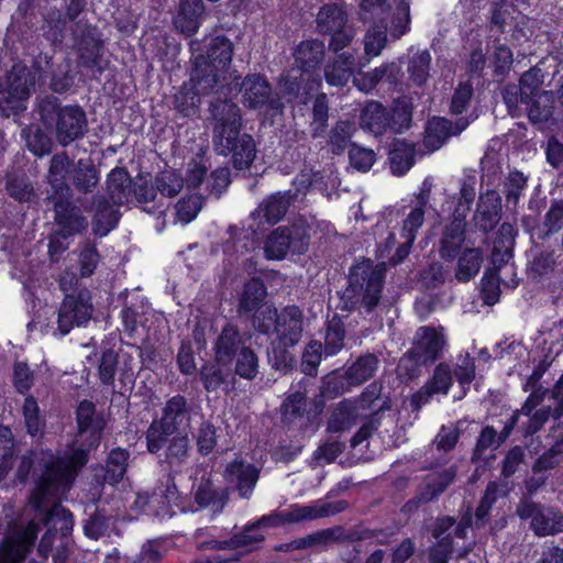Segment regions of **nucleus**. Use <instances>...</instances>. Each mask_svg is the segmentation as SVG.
Masks as SVG:
<instances>
[{
	"instance_id": "79ce46f5",
	"label": "nucleus",
	"mask_w": 563,
	"mask_h": 563,
	"mask_svg": "<svg viewBox=\"0 0 563 563\" xmlns=\"http://www.w3.org/2000/svg\"><path fill=\"white\" fill-rule=\"evenodd\" d=\"M387 119L389 121L388 131L401 134L411 126L412 106L402 100L396 99L390 108H387Z\"/></svg>"
},
{
	"instance_id": "dca6fc26",
	"label": "nucleus",
	"mask_w": 563,
	"mask_h": 563,
	"mask_svg": "<svg viewBox=\"0 0 563 563\" xmlns=\"http://www.w3.org/2000/svg\"><path fill=\"white\" fill-rule=\"evenodd\" d=\"M552 394L553 388L545 389L542 386H539L538 389H533L532 393H530L529 397L522 405V415L530 416L541 402L547 401V405L534 411L531 416L527 427L528 433L533 434L538 432L550 418L558 420L563 416H555L553 412H547L548 410L550 411L552 408H555L556 405V401L552 398Z\"/></svg>"
},
{
	"instance_id": "c03bdc74",
	"label": "nucleus",
	"mask_w": 563,
	"mask_h": 563,
	"mask_svg": "<svg viewBox=\"0 0 563 563\" xmlns=\"http://www.w3.org/2000/svg\"><path fill=\"white\" fill-rule=\"evenodd\" d=\"M247 338H244L236 325L227 323L216 342L213 352H254L245 346Z\"/></svg>"
},
{
	"instance_id": "39448f33",
	"label": "nucleus",
	"mask_w": 563,
	"mask_h": 563,
	"mask_svg": "<svg viewBox=\"0 0 563 563\" xmlns=\"http://www.w3.org/2000/svg\"><path fill=\"white\" fill-rule=\"evenodd\" d=\"M268 313V317L254 320V325L263 334H268L273 327L276 335L273 341L275 345L273 352H277V350L288 352V349L294 347L302 336V312L300 308L291 305L284 307L280 312L274 309L269 310Z\"/></svg>"
},
{
	"instance_id": "f257e3e1",
	"label": "nucleus",
	"mask_w": 563,
	"mask_h": 563,
	"mask_svg": "<svg viewBox=\"0 0 563 563\" xmlns=\"http://www.w3.org/2000/svg\"><path fill=\"white\" fill-rule=\"evenodd\" d=\"M78 437L86 448L74 449L69 455L56 457L51 455L44 462V471L36 481L32 501L36 509L55 500L70 488L79 470L88 462V452L100 444L104 428L102 418L96 415V407L89 400H82L76 411Z\"/></svg>"
},
{
	"instance_id": "a19ab883",
	"label": "nucleus",
	"mask_w": 563,
	"mask_h": 563,
	"mask_svg": "<svg viewBox=\"0 0 563 563\" xmlns=\"http://www.w3.org/2000/svg\"><path fill=\"white\" fill-rule=\"evenodd\" d=\"M43 525L53 529L58 538L69 537L74 527V518L70 511L62 507L59 503L54 501L43 518Z\"/></svg>"
},
{
	"instance_id": "052dcab7",
	"label": "nucleus",
	"mask_w": 563,
	"mask_h": 563,
	"mask_svg": "<svg viewBox=\"0 0 563 563\" xmlns=\"http://www.w3.org/2000/svg\"><path fill=\"white\" fill-rule=\"evenodd\" d=\"M66 18L60 11H52L47 14L43 24V36L53 45L60 44L65 37Z\"/></svg>"
},
{
	"instance_id": "49530a36",
	"label": "nucleus",
	"mask_w": 563,
	"mask_h": 563,
	"mask_svg": "<svg viewBox=\"0 0 563 563\" xmlns=\"http://www.w3.org/2000/svg\"><path fill=\"white\" fill-rule=\"evenodd\" d=\"M5 190L9 197L20 203H30L37 198L32 183L25 175H9L5 180Z\"/></svg>"
},
{
	"instance_id": "6e6552de",
	"label": "nucleus",
	"mask_w": 563,
	"mask_h": 563,
	"mask_svg": "<svg viewBox=\"0 0 563 563\" xmlns=\"http://www.w3.org/2000/svg\"><path fill=\"white\" fill-rule=\"evenodd\" d=\"M120 317L124 336L131 340L125 342L128 345L136 347L139 352H157V344L164 339L165 325L162 319L145 317L144 321L137 324V312L131 307L123 308Z\"/></svg>"
},
{
	"instance_id": "aec40b11",
	"label": "nucleus",
	"mask_w": 563,
	"mask_h": 563,
	"mask_svg": "<svg viewBox=\"0 0 563 563\" xmlns=\"http://www.w3.org/2000/svg\"><path fill=\"white\" fill-rule=\"evenodd\" d=\"M92 203L95 207L91 220L92 233L101 239L118 228L121 212L104 195H93Z\"/></svg>"
},
{
	"instance_id": "9d476101",
	"label": "nucleus",
	"mask_w": 563,
	"mask_h": 563,
	"mask_svg": "<svg viewBox=\"0 0 563 563\" xmlns=\"http://www.w3.org/2000/svg\"><path fill=\"white\" fill-rule=\"evenodd\" d=\"M317 31L322 35L330 36L329 48L334 53L347 47L353 37L354 31L347 25L346 11L336 3H327L318 12Z\"/></svg>"
},
{
	"instance_id": "393cba45",
	"label": "nucleus",
	"mask_w": 563,
	"mask_h": 563,
	"mask_svg": "<svg viewBox=\"0 0 563 563\" xmlns=\"http://www.w3.org/2000/svg\"><path fill=\"white\" fill-rule=\"evenodd\" d=\"M452 385V376L449 366L440 364L435 367L431 379L412 396L411 405L420 409L435 394H446Z\"/></svg>"
},
{
	"instance_id": "b1692460",
	"label": "nucleus",
	"mask_w": 563,
	"mask_h": 563,
	"mask_svg": "<svg viewBox=\"0 0 563 563\" xmlns=\"http://www.w3.org/2000/svg\"><path fill=\"white\" fill-rule=\"evenodd\" d=\"M358 124L363 131L382 136L388 132L387 107L380 101L367 100L361 109Z\"/></svg>"
},
{
	"instance_id": "2f4dec72",
	"label": "nucleus",
	"mask_w": 563,
	"mask_h": 563,
	"mask_svg": "<svg viewBox=\"0 0 563 563\" xmlns=\"http://www.w3.org/2000/svg\"><path fill=\"white\" fill-rule=\"evenodd\" d=\"M290 198L289 191L276 192L267 197L256 210L260 222L269 225L278 223L289 209Z\"/></svg>"
},
{
	"instance_id": "3c124183",
	"label": "nucleus",
	"mask_w": 563,
	"mask_h": 563,
	"mask_svg": "<svg viewBox=\"0 0 563 563\" xmlns=\"http://www.w3.org/2000/svg\"><path fill=\"white\" fill-rule=\"evenodd\" d=\"M349 504L345 500L338 501H317L312 505L300 506L302 521H311L320 518L335 516L347 509Z\"/></svg>"
},
{
	"instance_id": "f8f14e48",
	"label": "nucleus",
	"mask_w": 563,
	"mask_h": 563,
	"mask_svg": "<svg viewBox=\"0 0 563 563\" xmlns=\"http://www.w3.org/2000/svg\"><path fill=\"white\" fill-rule=\"evenodd\" d=\"M521 520H530V529L537 537L555 536L563 532V514L553 507L522 498L516 507Z\"/></svg>"
},
{
	"instance_id": "0eeeda50",
	"label": "nucleus",
	"mask_w": 563,
	"mask_h": 563,
	"mask_svg": "<svg viewBox=\"0 0 563 563\" xmlns=\"http://www.w3.org/2000/svg\"><path fill=\"white\" fill-rule=\"evenodd\" d=\"M53 211V230L60 238L75 239L84 235L89 228L85 209L77 203L73 194L49 197Z\"/></svg>"
},
{
	"instance_id": "f03ea898",
	"label": "nucleus",
	"mask_w": 563,
	"mask_h": 563,
	"mask_svg": "<svg viewBox=\"0 0 563 563\" xmlns=\"http://www.w3.org/2000/svg\"><path fill=\"white\" fill-rule=\"evenodd\" d=\"M213 145L219 155L230 157L232 167L242 172L249 169L256 157L253 136L242 132L240 108L230 101L213 106Z\"/></svg>"
},
{
	"instance_id": "de8ad7c7",
	"label": "nucleus",
	"mask_w": 563,
	"mask_h": 563,
	"mask_svg": "<svg viewBox=\"0 0 563 563\" xmlns=\"http://www.w3.org/2000/svg\"><path fill=\"white\" fill-rule=\"evenodd\" d=\"M377 363L375 354L361 355L345 373L349 384L361 385L369 379L377 368Z\"/></svg>"
},
{
	"instance_id": "4468645a",
	"label": "nucleus",
	"mask_w": 563,
	"mask_h": 563,
	"mask_svg": "<svg viewBox=\"0 0 563 563\" xmlns=\"http://www.w3.org/2000/svg\"><path fill=\"white\" fill-rule=\"evenodd\" d=\"M38 531L40 523L34 520L11 530L0 544V563H21L32 549Z\"/></svg>"
},
{
	"instance_id": "4d7b16f0",
	"label": "nucleus",
	"mask_w": 563,
	"mask_h": 563,
	"mask_svg": "<svg viewBox=\"0 0 563 563\" xmlns=\"http://www.w3.org/2000/svg\"><path fill=\"white\" fill-rule=\"evenodd\" d=\"M100 260L101 255L95 242L86 241L85 243H82L78 254L80 277H91L95 274Z\"/></svg>"
},
{
	"instance_id": "0e129e2a",
	"label": "nucleus",
	"mask_w": 563,
	"mask_h": 563,
	"mask_svg": "<svg viewBox=\"0 0 563 563\" xmlns=\"http://www.w3.org/2000/svg\"><path fill=\"white\" fill-rule=\"evenodd\" d=\"M22 411L27 433L32 437L42 434L45 423L40 418V408L33 396L25 398Z\"/></svg>"
},
{
	"instance_id": "c756f323",
	"label": "nucleus",
	"mask_w": 563,
	"mask_h": 563,
	"mask_svg": "<svg viewBox=\"0 0 563 563\" xmlns=\"http://www.w3.org/2000/svg\"><path fill=\"white\" fill-rule=\"evenodd\" d=\"M229 500L228 492L213 484L210 476L202 477L195 490V501L200 508H211L213 512H220Z\"/></svg>"
},
{
	"instance_id": "69168bd1",
	"label": "nucleus",
	"mask_w": 563,
	"mask_h": 563,
	"mask_svg": "<svg viewBox=\"0 0 563 563\" xmlns=\"http://www.w3.org/2000/svg\"><path fill=\"white\" fill-rule=\"evenodd\" d=\"M111 519L106 510L97 508L84 525L85 534L90 539H99L109 530Z\"/></svg>"
},
{
	"instance_id": "e2e57ef3",
	"label": "nucleus",
	"mask_w": 563,
	"mask_h": 563,
	"mask_svg": "<svg viewBox=\"0 0 563 563\" xmlns=\"http://www.w3.org/2000/svg\"><path fill=\"white\" fill-rule=\"evenodd\" d=\"M64 107L58 98L46 96L38 103V115L46 129H53L59 120Z\"/></svg>"
},
{
	"instance_id": "c85d7f7f",
	"label": "nucleus",
	"mask_w": 563,
	"mask_h": 563,
	"mask_svg": "<svg viewBox=\"0 0 563 563\" xmlns=\"http://www.w3.org/2000/svg\"><path fill=\"white\" fill-rule=\"evenodd\" d=\"M283 422L288 427L303 429L307 427L309 417L307 416L306 396L301 391H295L287 396L282 407Z\"/></svg>"
},
{
	"instance_id": "6e6d98bb",
	"label": "nucleus",
	"mask_w": 563,
	"mask_h": 563,
	"mask_svg": "<svg viewBox=\"0 0 563 563\" xmlns=\"http://www.w3.org/2000/svg\"><path fill=\"white\" fill-rule=\"evenodd\" d=\"M287 235H289V246L292 254H305L310 245V227L305 222H296L291 225L284 227Z\"/></svg>"
},
{
	"instance_id": "cd10ccee",
	"label": "nucleus",
	"mask_w": 563,
	"mask_h": 563,
	"mask_svg": "<svg viewBox=\"0 0 563 563\" xmlns=\"http://www.w3.org/2000/svg\"><path fill=\"white\" fill-rule=\"evenodd\" d=\"M133 179L124 167H115L107 178V189L110 201L122 206L132 200Z\"/></svg>"
},
{
	"instance_id": "f3484780",
	"label": "nucleus",
	"mask_w": 563,
	"mask_h": 563,
	"mask_svg": "<svg viewBox=\"0 0 563 563\" xmlns=\"http://www.w3.org/2000/svg\"><path fill=\"white\" fill-rule=\"evenodd\" d=\"M261 470L243 460H233L227 464L224 478L243 499H250L258 482Z\"/></svg>"
},
{
	"instance_id": "c9c22d12",
	"label": "nucleus",
	"mask_w": 563,
	"mask_h": 563,
	"mask_svg": "<svg viewBox=\"0 0 563 563\" xmlns=\"http://www.w3.org/2000/svg\"><path fill=\"white\" fill-rule=\"evenodd\" d=\"M70 180L78 192L92 194L100 181V170L92 163L79 159L74 166Z\"/></svg>"
},
{
	"instance_id": "bb28decb",
	"label": "nucleus",
	"mask_w": 563,
	"mask_h": 563,
	"mask_svg": "<svg viewBox=\"0 0 563 563\" xmlns=\"http://www.w3.org/2000/svg\"><path fill=\"white\" fill-rule=\"evenodd\" d=\"M501 202L496 191H487L477 202L476 219L484 232H492L500 220Z\"/></svg>"
},
{
	"instance_id": "412c9836",
	"label": "nucleus",
	"mask_w": 563,
	"mask_h": 563,
	"mask_svg": "<svg viewBox=\"0 0 563 563\" xmlns=\"http://www.w3.org/2000/svg\"><path fill=\"white\" fill-rule=\"evenodd\" d=\"M75 163L66 152L56 153L49 161L47 180L52 188L51 196L70 195L68 180L71 177Z\"/></svg>"
},
{
	"instance_id": "a18cd8bd",
	"label": "nucleus",
	"mask_w": 563,
	"mask_h": 563,
	"mask_svg": "<svg viewBox=\"0 0 563 563\" xmlns=\"http://www.w3.org/2000/svg\"><path fill=\"white\" fill-rule=\"evenodd\" d=\"M14 93L27 102L31 89L34 86V77L26 66L13 65L4 82Z\"/></svg>"
},
{
	"instance_id": "a878e982",
	"label": "nucleus",
	"mask_w": 563,
	"mask_h": 563,
	"mask_svg": "<svg viewBox=\"0 0 563 563\" xmlns=\"http://www.w3.org/2000/svg\"><path fill=\"white\" fill-rule=\"evenodd\" d=\"M465 241L464 221L455 219L444 227L440 239L439 254L445 262L453 261Z\"/></svg>"
},
{
	"instance_id": "5fc2aeb1",
	"label": "nucleus",
	"mask_w": 563,
	"mask_h": 563,
	"mask_svg": "<svg viewBox=\"0 0 563 563\" xmlns=\"http://www.w3.org/2000/svg\"><path fill=\"white\" fill-rule=\"evenodd\" d=\"M26 110V101L0 82V118H18Z\"/></svg>"
},
{
	"instance_id": "20e7f679",
	"label": "nucleus",
	"mask_w": 563,
	"mask_h": 563,
	"mask_svg": "<svg viewBox=\"0 0 563 563\" xmlns=\"http://www.w3.org/2000/svg\"><path fill=\"white\" fill-rule=\"evenodd\" d=\"M385 267L374 265L371 258H363L349 268L347 286L343 292L350 310L363 308L372 312L379 303L385 285Z\"/></svg>"
},
{
	"instance_id": "a211bd4d",
	"label": "nucleus",
	"mask_w": 563,
	"mask_h": 563,
	"mask_svg": "<svg viewBox=\"0 0 563 563\" xmlns=\"http://www.w3.org/2000/svg\"><path fill=\"white\" fill-rule=\"evenodd\" d=\"M455 525V518L443 516L435 519L431 533L437 542L429 548V563H448L454 550L452 528Z\"/></svg>"
},
{
	"instance_id": "774afa93",
	"label": "nucleus",
	"mask_w": 563,
	"mask_h": 563,
	"mask_svg": "<svg viewBox=\"0 0 563 563\" xmlns=\"http://www.w3.org/2000/svg\"><path fill=\"white\" fill-rule=\"evenodd\" d=\"M352 136L351 124L349 121H338L329 133V144L334 155L342 154Z\"/></svg>"
},
{
	"instance_id": "ea45409f",
	"label": "nucleus",
	"mask_w": 563,
	"mask_h": 563,
	"mask_svg": "<svg viewBox=\"0 0 563 563\" xmlns=\"http://www.w3.org/2000/svg\"><path fill=\"white\" fill-rule=\"evenodd\" d=\"M207 93L208 92H202L198 85L190 79V84L184 82V85L174 95V108L184 117H189L194 114L196 108H198L200 102L199 95Z\"/></svg>"
},
{
	"instance_id": "4c0bfd02",
	"label": "nucleus",
	"mask_w": 563,
	"mask_h": 563,
	"mask_svg": "<svg viewBox=\"0 0 563 563\" xmlns=\"http://www.w3.org/2000/svg\"><path fill=\"white\" fill-rule=\"evenodd\" d=\"M329 99L327 93L319 92L312 100L310 133L313 139L323 137L329 126Z\"/></svg>"
},
{
	"instance_id": "603ef678",
	"label": "nucleus",
	"mask_w": 563,
	"mask_h": 563,
	"mask_svg": "<svg viewBox=\"0 0 563 563\" xmlns=\"http://www.w3.org/2000/svg\"><path fill=\"white\" fill-rule=\"evenodd\" d=\"M300 505H292L285 511H273L269 515L262 516L254 526L257 528H277L289 523H299L302 521Z\"/></svg>"
},
{
	"instance_id": "72a5a7b5",
	"label": "nucleus",
	"mask_w": 563,
	"mask_h": 563,
	"mask_svg": "<svg viewBox=\"0 0 563 563\" xmlns=\"http://www.w3.org/2000/svg\"><path fill=\"white\" fill-rule=\"evenodd\" d=\"M452 136V121L443 117L428 119L424 128V146L434 152L440 150Z\"/></svg>"
},
{
	"instance_id": "864d4df0",
	"label": "nucleus",
	"mask_w": 563,
	"mask_h": 563,
	"mask_svg": "<svg viewBox=\"0 0 563 563\" xmlns=\"http://www.w3.org/2000/svg\"><path fill=\"white\" fill-rule=\"evenodd\" d=\"M499 267L486 268L481 279V297L486 306H494L500 298Z\"/></svg>"
},
{
	"instance_id": "423d86ee",
	"label": "nucleus",
	"mask_w": 563,
	"mask_h": 563,
	"mask_svg": "<svg viewBox=\"0 0 563 563\" xmlns=\"http://www.w3.org/2000/svg\"><path fill=\"white\" fill-rule=\"evenodd\" d=\"M190 411L187 399L181 395L173 396L162 409V416L154 419L146 430V446L150 453L157 454L166 444V439L189 422Z\"/></svg>"
},
{
	"instance_id": "338daca9",
	"label": "nucleus",
	"mask_w": 563,
	"mask_h": 563,
	"mask_svg": "<svg viewBox=\"0 0 563 563\" xmlns=\"http://www.w3.org/2000/svg\"><path fill=\"white\" fill-rule=\"evenodd\" d=\"M355 421V406L349 401H342L332 413L329 428L334 431L350 429Z\"/></svg>"
},
{
	"instance_id": "473e14b6",
	"label": "nucleus",
	"mask_w": 563,
	"mask_h": 563,
	"mask_svg": "<svg viewBox=\"0 0 563 563\" xmlns=\"http://www.w3.org/2000/svg\"><path fill=\"white\" fill-rule=\"evenodd\" d=\"M413 344L415 349H410L407 352H443V349L446 345L443 328H435L432 325L419 327L415 334Z\"/></svg>"
},
{
	"instance_id": "2eb2a0df",
	"label": "nucleus",
	"mask_w": 563,
	"mask_h": 563,
	"mask_svg": "<svg viewBox=\"0 0 563 563\" xmlns=\"http://www.w3.org/2000/svg\"><path fill=\"white\" fill-rule=\"evenodd\" d=\"M54 129L57 142L64 147L82 139L88 130L85 110L78 104L64 106V111Z\"/></svg>"
},
{
	"instance_id": "9b49d317",
	"label": "nucleus",
	"mask_w": 563,
	"mask_h": 563,
	"mask_svg": "<svg viewBox=\"0 0 563 563\" xmlns=\"http://www.w3.org/2000/svg\"><path fill=\"white\" fill-rule=\"evenodd\" d=\"M240 91L247 109L277 113L284 108L280 97L263 74H247L241 82Z\"/></svg>"
},
{
	"instance_id": "e433bc0d",
	"label": "nucleus",
	"mask_w": 563,
	"mask_h": 563,
	"mask_svg": "<svg viewBox=\"0 0 563 563\" xmlns=\"http://www.w3.org/2000/svg\"><path fill=\"white\" fill-rule=\"evenodd\" d=\"M344 338V323L336 314H334L327 324L324 334V350L322 349L321 342L317 341H311L308 347L312 350L311 352H340L343 347Z\"/></svg>"
},
{
	"instance_id": "ddd939ff",
	"label": "nucleus",
	"mask_w": 563,
	"mask_h": 563,
	"mask_svg": "<svg viewBox=\"0 0 563 563\" xmlns=\"http://www.w3.org/2000/svg\"><path fill=\"white\" fill-rule=\"evenodd\" d=\"M92 313V305L87 290L66 294L58 310V330L67 334L76 325L86 324Z\"/></svg>"
},
{
	"instance_id": "13d9d810",
	"label": "nucleus",
	"mask_w": 563,
	"mask_h": 563,
	"mask_svg": "<svg viewBox=\"0 0 563 563\" xmlns=\"http://www.w3.org/2000/svg\"><path fill=\"white\" fill-rule=\"evenodd\" d=\"M525 109L527 111L528 119L532 123H543L547 122L553 113V107L550 103L549 92L542 91L538 97H534L533 100L525 103Z\"/></svg>"
},
{
	"instance_id": "37998d69",
	"label": "nucleus",
	"mask_w": 563,
	"mask_h": 563,
	"mask_svg": "<svg viewBox=\"0 0 563 563\" xmlns=\"http://www.w3.org/2000/svg\"><path fill=\"white\" fill-rule=\"evenodd\" d=\"M483 263L481 249H466L457 260L455 277L460 283H467L479 272Z\"/></svg>"
},
{
	"instance_id": "8fccbe9b",
	"label": "nucleus",
	"mask_w": 563,
	"mask_h": 563,
	"mask_svg": "<svg viewBox=\"0 0 563 563\" xmlns=\"http://www.w3.org/2000/svg\"><path fill=\"white\" fill-rule=\"evenodd\" d=\"M129 456V451L122 448H115L110 451L106 465V482L113 485L122 481L128 468Z\"/></svg>"
},
{
	"instance_id": "f704fd0d",
	"label": "nucleus",
	"mask_w": 563,
	"mask_h": 563,
	"mask_svg": "<svg viewBox=\"0 0 563 563\" xmlns=\"http://www.w3.org/2000/svg\"><path fill=\"white\" fill-rule=\"evenodd\" d=\"M164 460L169 470H176L186 464L190 457L191 445L187 434H175L166 439Z\"/></svg>"
},
{
	"instance_id": "09e8293b",
	"label": "nucleus",
	"mask_w": 563,
	"mask_h": 563,
	"mask_svg": "<svg viewBox=\"0 0 563 563\" xmlns=\"http://www.w3.org/2000/svg\"><path fill=\"white\" fill-rule=\"evenodd\" d=\"M289 235L284 227L274 229L264 244V253L267 260L282 261L290 252Z\"/></svg>"
},
{
	"instance_id": "1a4fd4ad",
	"label": "nucleus",
	"mask_w": 563,
	"mask_h": 563,
	"mask_svg": "<svg viewBox=\"0 0 563 563\" xmlns=\"http://www.w3.org/2000/svg\"><path fill=\"white\" fill-rule=\"evenodd\" d=\"M71 33L79 64L101 75L104 71L101 64L104 41L98 27L89 22L78 21Z\"/></svg>"
},
{
	"instance_id": "58836bf2",
	"label": "nucleus",
	"mask_w": 563,
	"mask_h": 563,
	"mask_svg": "<svg viewBox=\"0 0 563 563\" xmlns=\"http://www.w3.org/2000/svg\"><path fill=\"white\" fill-rule=\"evenodd\" d=\"M230 373V367L223 363V357H219V354H216L212 361H207L200 369L203 386L208 391L217 390Z\"/></svg>"
},
{
	"instance_id": "680f3d73",
	"label": "nucleus",
	"mask_w": 563,
	"mask_h": 563,
	"mask_svg": "<svg viewBox=\"0 0 563 563\" xmlns=\"http://www.w3.org/2000/svg\"><path fill=\"white\" fill-rule=\"evenodd\" d=\"M514 63V54L506 44L497 45L493 53L492 66L493 76L496 79H504L509 75Z\"/></svg>"
},
{
	"instance_id": "7ed1b4c3",
	"label": "nucleus",
	"mask_w": 563,
	"mask_h": 563,
	"mask_svg": "<svg viewBox=\"0 0 563 563\" xmlns=\"http://www.w3.org/2000/svg\"><path fill=\"white\" fill-rule=\"evenodd\" d=\"M191 80L202 92H211L232 63L234 45L225 35H216L202 42L191 41Z\"/></svg>"
},
{
	"instance_id": "6ab92c4d",
	"label": "nucleus",
	"mask_w": 563,
	"mask_h": 563,
	"mask_svg": "<svg viewBox=\"0 0 563 563\" xmlns=\"http://www.w3.org/2000/svg\"><path fill=\"white\" fill-rule=\"evenodd\" d=\"M295 63L307 75L308 79H320V70L324 59V44L319 40L301 41L294 53Z\"/></svg>"
},
{
	"instance_id": "7c9ffc66",
	"label": "nucleus",
	"mask_w": 563,
	"mask_h": 563,
	"mask_svg": "<svg viewBox=\"0 0 563 563\" xmlns=\"http://www.w3.org/2000/svg\"><path fill=\"white\" fill-rule=\"evenodd\" d=\"M416 148L407 140H395L388 153L389 168L393 175H406L415 164Z\"/></svg>"
},
{
	"instance_id": "bf43d9fd",
	"label": "nucleus",
	"mask_w": 563,
	"mask_h": 563,
	"mask_svg": "<svg viewBox=\"0 0 563 563\" xmlns=\"http://www.w3.org/2000/svg\"><path fill=\"white\" fill-rule=\"evenodd\" d=\"M431 64V54L424 49L413 55L408 64V74L412 82L419 87L427 82Z\"/></svg>"
},
{
	"instance_id": "4be33fe9",
	"label": "nucleus",
	"mask_w": 563,
	"mask_h": 563,
	"mask_svg": "<svg viewBox=\"0 0 563 563\" xmlns=\"http://www.w3.org/2000/svg\"><path fill=\"white\" fill-rule=\"evenodd\" d=\"M267 297V287L260 276H252L243 285V290L239 299L238 312L243 317H255L263 307Z\"/></svg>"
},
{
	"instance_id": "5701e85b",
	"label": "nucleus",
	"mask_w": 563,
	"mask_h": 563,
	"mask_svg": "<svg viewBox=\"0 0 563 563\" xmlns=\"http://www.w3.org/2000/svg\"><path fill=\"white\" fill-rule=\"evenodd\" d=\"M205 13L202 0H179L175 26L186 36H192L199 30Z\"/></svg>"
}]
</instances>
